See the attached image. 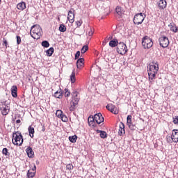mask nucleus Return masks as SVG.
<instances>
[{
	"label": "nucleus",
	"mask_w": 178,
	"mask_h": 178,
	"mask_svg": "<svg viewBox=\"0 0 178 178\" xmlns=\"http://www.w3.org/2000/svg\"><path fill=\"white\" fill-rule=\"evenodd\" d=\"M159 70V64L158 62H152L147 67V73L149 76V80H154L156 77L158 71Z\"/></svg>",
	"instance_id": "obj_1"
},
{
	"label": "nucleus",
	"mask_w": 178,
	"mask_h": 178,
	"mask_svg": "<svg viewBox=\"0 0 178 178\" xmlns=\"http://www.w3.org/2000/svg\"><path fill=\"white\" fill-rule=\"evenodd\" d=\"M13 138H14V140L13 139V144H14V145H19V147L23 145L24 139L20 131L13 132Z\"/></svg>",
	"instance_id": "obj_2"
},
{
	"label": "nucleus",
	"mask_w": 178,
	"mask_h": 178,
	"mask_svg": "<svg viewBox=\"0 0 178 178\" xmlns=\"http://www.w3.org/2000/svg\"><path fill=\"white\" fill-rule=\"evenodd\" d=\"M142 45L145 49H149V48H152V45H154V42H152V39L149 38V37L146 35L142 39Z\"/></svg>",
	"instance_id": "obj_3"
},
{
	"label": "nucleus",
	"mask_w": 178,
	"mask_h": 178,
	"mask_svg": "<svg viewBox=\"0 0 178 178\" xmlns=\"http://www.w3.org/2000/svg\"><path fill=\"white\" fill-rule=\"evenodd\" d=\"M145 14L144 13H140L135 15L133 22L134 24H143V22H144V19H145Z\"/></svg>",
	"instance_id": "obj_4"
},
{
	"label": "nucleus",
	"mask_w": 178,
	"mask_h": 178,
	"mask_svg": "<svg viewBox=\"0 0 178 178\" xmlns=\"http://www.w3.org/2000/svg\"><path fill=\"white\" fill-rule=\"evenodd\" d=\"M117 52L120 54V55H125V54H127V46L124 42H120L118 43V45L117 46Z\"/></svg>",
	"instance_id": "obj_5"
},
{
	"label": "nucleus",
	"mask_w": 178,
	"mask_h": 178,
	"mask_svg": "<svg viewBox=\"0 0 178 178\" xmlns=\"http://www.w3.org/2000/svg\"><path fill=\"white\" fill-rule=\"evenodd\" d=\"M0 111L3 116H6L9 113V106L6 104V101H1L0 104Z\"/></svg>",
	"instance_id": "obj_6"
},
{
	"label": "nucleus",
	"mask_w": 178,
	"mask_h": 178,
	"mask_svg": "<svg viewBox=\"0 0 178 178\" xmlns=\"http://www.w3.org/2000/svg\"><path fill=\"white\" fill-rule=\"evenodd\" d=\"M159 42L160 47H162V48H168V47H169V38L166 36L159 38Z\"/></svg>",
	"instance_id": "obj_7"
},
{
	"label": "nucleus",
	"mask_w": 178,
	"mask_h": 178,
	"mask_svg": "<svg viewBox=\"0 0 178 178\" xmlns=\"http://www.w3.org/2000/svg\"><path fill=\"white\" fill-rule=\"evenodd\" d=\"M31 31L33 33V34H36V35H41V31H42V29H41V26L40 25H33L31 27Z\"/></svg>",
	"instance_id": "obj_8"
},
{
	"label": "nucleus",
	"mask_w": 178,
	"mask_h": 178,
	"mask_svg": "<svg viewBox=\"0 0 178 178\" xmlns=\"http://www.w3.org/2000/svg\"><path fill=\"white\" fill-rule=\"evenodd\" d=\"M107 110H108L111 113L114 115H118L119 113V111H118V108L115 106L113 104H108L106 106Z\"/></svg>",
	"instance_id": "obj_9"
},
{
	"label": "nucleus",
	"mask_w": 178,
	"mask_h": 178,
	"mask_svg": "<svg viewBox=\"0 0 178 178\" xmlns=\"http://www.w3.org/2000/svg\"><path fill=\"white\" fill-rule=\"evenodd\" d=\"M94 119L95 122H96L97 124H101V123H104V116H102V113H96L94 115Z\"/></svg>",
	"instance_id": "obj_10"
},
{
	"label": "nucleus",
	"mask_w": 178,
	"mask_h": 178,
	"mask_svg": "<svg viewBox=\"0 0 178 178\" xmlns=\"http://www.w3.org/2000/svg\"><path fill=\"white\" fill-rule=\"evenodd\" d=\"M67 20L70 23H74V9L72 8L68 12Z\"/></svg>",
	"instance_id": "obj_11"
},
{
	"label": "nucleus",
	"mask_w": 178,
	"mask_h": 178,
	"mask_svg": "<svg viewBox=\"0 0 178 178\" xmlns=\"http://www.w3.org/2000/svg\"><path fill=\"white\" fill-rule=\"evenodd\" d=\"M76 67L79 70L84 67V58H79L76 60Z\"/></svg>",
	"instance_id": "obj_12"
},
{
	"label": "nucleus",
	"mask_w": 178,
	"mask_h": 178,
	"mask_svg": "<svg viewBox=\"0 0 178 178\" xmlns=\"http://www.w3.org/2000/svg\"><path fill=\"white\" fill-rule=\"evenodd\" d=\"M126 133V131L124 130V124L123 122H120L119 124V130H118V134L120 136H123Z\"/></svg>",
	"instance_id": "obj_13"
},
{
	"label": "nucleus",
	"mask_w": 178,
	"mask_h": 178,
	"mask_svg": "<svg viewBox=\"0 0 178 178\" xmlns=\"http://www.w3.org/2000/svg\"><path fill=\"white\" fill-rule=\"evenodd\" d=\"M72 100L73 102H76L79 104V102L80 101V98L77 97V95H79V92L77 91H74L72 92Z\"/></svg>",
	"instance_id": "obj_14"
},
{
	"label": "nucleus",
	"mask_w": 178,
	"mask_h": 178,
	"mask_svg": "<svg viewBox=\"0 0 178 178\" xmlns=\"http://www.w3.org/2000/svg\"><path fill=\"white\" fill-rule=\"evenodd\" d=\"M172 136L173 143H178V129H173Z\"/></svg>",
	"instance_id": "obj_15"
},
{
	"label": "nucleus",
	"mask_w": 178,
	"mask_h": 178,
	"mask_svg": "<svg viewBox=\"0 0 178 178\" xmlns=\"http://www.w3.org/2000/svg\"><path fill=\"white\" fill-rule=\"evenodd\" d=\"M167 5H168V3L166 2V0H159L158 3V6L160 9L166 8Z\"/></svg>",
	"instance_id": "obj_16"
},
{
	"label": "nucleus",
	"mask_w": 178,
	"mask_h": 178,
	"mask_svg": "<svg viewBox=\"0 0 178 178\" xmlns=\"http://www.w3.org/2000/svg\"><path fill=\"white\" fill-rule=\"evenodd\" d=\"M11 95L13 98H17V86H13L11 88Z\"/></svg>",
	"instance_id": "obj_17"
},
{
	"label": "nucleus",
	"mask_w": 178,
	"mask_h": 178,
	"mask_svg": "<svg viewBox=\"0 0 178 178\" xmlns=\"http://www.w3.org/2000/svg\"><path fill=\"white\" fill-rule=\"evenodd\" d=\"M26 154L29 158H34V151L31 147H28L26 148Z\"/></svg>",
	"instance_id": "obj_18"
},
{
	"label": "nucleus",
	"mask_w": 178,
	"mask_h": 178,
	"mask_svg": "<svg viewBox=\"0 0 178 178\" xmlns=\"http://www.w3.org/2000/svg\"><path fill=\"white\" fill-rule=\"evenodd\" d=\"M54 97H55V98H58L60 99V98L63 97V91L62 90V89L60 88L56 92H55Z\"/></svg>",
	"instance_id": "obj_19"
},
{
	"label": "nucleus",
	"mask_w": 178,
	"mask_h": 178,
	"mask_svg": "<svg viewBox=\"0 0 178 178\" xmlns=\"http://www.w3.org/2000/svg\"><path fill=\"white\" fill-rule=\"evenodd\" d=\"M88 122L89 126H91V124L93 127H95V126H97V124H95V119H94V116L92 115L88 117Z\"/></svg>",
	"instance_id": "obj_20"
},
{
	"label": "nucleus",
	"mask_w": 178,
	"mask_h": 178,
	"mask_svg": "<svg viewBox=\"0 0 178 178\" xmlns=\"http://www.w3.org/2000/svg\"><path fill=\"white\" fill-rule=\"evenodd\" d=\"M118 45H119L118 39H113L109 42V47H111V48H115V47H118Z\"/></svg>",
	"instance_id": "obj_21"
},
{
	"label": "nucleus",
	"mask_w": 178,
	"mask_h": 178,
	"mask_svg": "<svg viewBox=\"0 0 178 178\" xmlns=\"http://www.w3.org/2000/svg\"><path fill=\"white\" fill-rule=\"evenodd\" d=\"M28 131L29 133V136L31 138H34V133H35V131L34 130V127L33 126H29L28 128Z\"/></svg>",
	"instance_id": "obj_22"
},
{
	"label": "nucleus",
	"mask_w": 178,
	"mask_h": 178,
	"mask_svg": "<svg viewBox=\"0 0 178 178\" xmlns=\"http://www.w3.org/2000/svg\"><path fill=\"white\" fill-rule=\"evenodd\" d=\"M70 81L72 84L76 83V70L74 69L70 75Z\"/></svg>",
	"instance_id": "obj_23"
},
{
	"label": "nucleus",
	"mask_w": 178,
	"mask_h": 178,
	"mask_svg": "<svg viewBox=\"0 0 178 178\" xmlns=\"http://www.w3.org/2000/svg\"><path fill=\"white\" fill-rule=\"evenodd\" d=\"M2 154L3 156H6V158H7V159L10 158V153L9 152V150L8 149V148L4 147L2 149Z\"/></svg>",
	"instance_id": "obj_24"
},
{
	"label": "nucleus",
	"mask_w": 178,
	"mask_h": 178,
	"mask_svg": "<svg viewBox=\"0 0 178 178\" xmlns=\"http://www.w3.org/2000/svg\"><path fill=\"white\" fill-rule=\"evenodd\" d=\"M17 8L19 10H24V9L26 8V3L22 1L21 3H19L17 5Z\"/></svg>",
	"instance_id": "obj_25"
},
{
	"label": "nucleus",
	"mask_w": 178,
	"mask_h": 178,
	"mask_svg": "<svg viewBox=\"0 0 178 178\" xmlns=\"http://www.w3.org/2000/svg\"><path fill=\"white\" fill-rule=\"evenodd\" d=\"M54 51L55 50L54 49V47H50L49 49L46 51L47 56H52V55H54Z\"/></svg>",
	"instance_id": "obj_26"
},
{
	"label": "nucleus",
	"mask_w": 178,
	"mask_h": 178,
	"mask_svg": "<svg viewBox=\"0 0 178 178\" xmlns=\"http://www.w3.org/2000/svg\"><path fill=\"white\" fill-rule=\"evenodd\" d=\"M68 138H69V140L70 141V143H72L73 144H74V143H76V141H77V136H76V135L69 136Z\"/></svg>",
	"instance_id": "obj_27"
},
{
	"label": "nucleus",
	"mask_w": 178,
	"mask_h": 178,
	"mask_svg": "<svg viewBox=\"0 0 178 178\" xmlns=\"http://www.w3.org/2000/svg\"><path fill=\"white\" fill-rule=\"evenodd\" d=\"M41 45L44 48H49V42H48V40H43L41 43Z\"/></svg>",
	"instance_id": "obj_28"
},
{
	"label": "nucleus",
	"mask_w": 178,
	"mask_h": 178,
	"mask_svg": "<svg viewBox=\"0 0 178 178\" xmlns=\"http://www.w3.org/2000/svg\"><path fill=\"white\" fill-rule=\"evenodd\" d=\"M115 12L119 16H122V7L120 6H117L115 8Z\"/></svg>",
	"instance_id": "obj_29"
},
{
	"label": "nucleus",
	"mask_w": 178,
	"mask_h": 178,
	"mask_svg": "<svg viewBox=\"0 0 178 178\" xmlns=\"http://www.w3.org/2000/svg\"><path fill=\"white\" fill-rule=\"evenodd\" d=\"M58 30L60 33H65V31H66V26L65 24H62L60 25Z\"/></svg>",
	"instance_id": "obj_30"
},
{
	"label": "nucleus",
	"mask_w": 178,
	"mask_h": 178,
	"mask_svg": "<svg viewBox=\"0 0 178 178\" xmlns=\"http://www.w3.org/2000/svg\"><path fill=\"white\" fill-rule=\"evenodd\" d=\"M166 140L168 144H172V143H173V136L172 135L171 136L168 135L166 136Z\"/></svg>",
	"instance_id": "obj_31"
},
{
	"label": "nucleus",
	"mask_w": 178,
	"mask_h": 178,
	"mask_svg": "<svg viewBox=\"0 0 178 178\" xmlns=\"http://www.w3.org/2000/svg\"><path fill=\"white\" fill-rule=\"evenodd\" d=\"M35 176V172H31V170H28L27 172V177L28 178H33Z\"/></svg>",
	"instance_id": "obj_32"
},
{
	"label": "nucleus",
	"mask_w": 178,
	"mask_h": 178,
	"mask_svg": "<svg viewBox=\"0 0 178 178\" xmlns=\"http://www.w3.org/2000/svg\"><path fill=\"white\" fill-rule=\"evenodd\" d=\"M63 115V111H62V110L56 111V116H57V118H61Z\"/></svg>",
	"instance_id": "obj_33"
},
{
	"label": "nucleus",
	"mask_w": 178,
	"mask_h": 178,
	"mask_svg": "<svg viewBox=\"0 0 178 178\" xmlns=\"http://www.w3.org/2000/svg\"><path fill=\"white\" fill-rule=\"evenodd\" d=\"M88 51V45H84L81 49V54H86V51Z\"/></svg>",
	"instance_id": "obj_34"
},
{
	"label": "nucleus",
	"mask_w": 178,
	"mask_h": 178,
	"mask_svg": "<svg viewBox=\"0 0 178 178\" xmlns=\"http://www.w3.org/2000/svg\"><path fill=\"white\" fill-rule=\"evenodd\" d=\"M131 115H129L127 117V125L129 126V124H131Z\"/></svg>",
	"instance_id": "obj_35"
},
{
	"label": "nucleus",
	"mask_w": 178,
	"mask_h": 178,
	"mask_svg": "<svg viewBox=\"0 0 178 178\" xmlns=\"http://www.w3.org/2000/svg\"><path fill=\"white\" fill-rule=\"evenodd\" d=\"M60 119H61L62 122H65L69 120V119L67 118V116H66V115L65 114H63Z\"/></svg>",
	"instance_id": "obj_36"
},
{
	"label": "nucleus",
	"mask_w": 178,
	"mask_h": 178,
	"mask_svg": "<svg viewBox=\"0 0 178 178\" xmlns=\"http://www.w3.org/2000/svg\"><path fill=\"white\" fill-rule=\"evenodd\" d=\"M100 137H101V138H106V137H108V134H106V132L105 131H103L100 134Z\"/></svg>",
	"instance_id": "obj_37"
},
{
	"label": "nucleus",
	"mask_w": 178,
	"mask_h": 178,
	"mask_svg": "<svg viewBox=\"0 0 178 178\" xmlns=\"http://www.w3.org/2000/svg\"><path fill=\"white\" fill-rule=\"evenodd\" d=\"M73 168H74V166H73V164H72V163L67 164L66 165V169L67 170H73Z\"/></svg>",
	"instance_id": "obj_38"
},
{
	"label": "nucleus",
	"mask_w": 178,
	"mask_h": 178,
	"mask_svg": "<svg viewBox=\"0 0 178 178\" xmlns=\"http://www.w3.org/2000/svg\"><path fill=\"white\" fill-rule=\"evenodd\" d=\"M128 127H129V129H130V130H132V131H134V130H136V125H134V124H129V125H128Z\"/></svg>",
	"instance_id": "obj_39"
},
{
	"label": "nucleus",
	"mask_w": 178,
	"mask_h": 178,
	"mask_svg": "<svg viewBox=\"0 0 178 178\" xmlns=\"http://www.w3.org/2000/svg\"><path fill=\"white\" fill-rule=\"evenodd\" d=\"M16 38L17 45H20V44L22 43V38H20V36L19 35H17Z\"/></svg>",
	"instance_id": "obj_40"
},
{
	"label": "nucleus",
	"mask_w": 178,
	"mask_h": 178,
	"mask_svg": "<svg viewBox=\"0 0 178 178\" xmlns=\"http://www.w3.org/2000/svg\"><path fill=\"white\" fill-rule=\"evenodd\" d=\"M64 91H65V97H70V91H69V89H67V88H65V90H64Z\"/></svg>",
	"instance_id": "obj_41"
},
{
	"label": "nucleus",
	"mask_w": 178,
	"mask_h": 178,
	"mask_svg": "<svg viewBox=\"0 0 178 178\" xmlns=\"http://www.w3.org/2000/svg\"><path fill=\"white\" fill-rule=\"evenodd\" d=\"M171 31H173V33H177L178 31V28L175 25L172 28L170 29Z\"/></svg>",
	"instance_id": "obj_42"
},
{
	"label": "nucleus",
	"mask_w": 178,
	"mask_h": 178,
	"mask_svg": "<svg viewBox=\"0 0 178 178\" xmlns=\"http://www.w3.org/2000/svg\"><path fill=\"white\" fill-rule=\"evenodd\" d=\"M3 45H4L6 48L9 47V44H8V40H6L5 38L3 39Z\"/></svg>",
	"instance_id": "obj_43"
},
{
	"label": "nucleus",
	"mask_w": 178,
	"mask_h": 178,
	"mask_svg": "<svg viewBox=\"0 0 178 178\" xmlns=\"http://www.w3.org/2000/svg\"><path fill=\"white\" fill-rule=\"evenodd\" d=\"M70 105L73 106L74 108H77V105H79V103H76L75 102L71 101Z\"/></svg>",
	"instance_id": "obj_44"
},
{
	"label": "nucleus",
	"mask_w": 178,
	"mask_h": 178,
	"mask_svg": "<svg viewBox=\"0 0 178 178\" xmlns=\"http://www.w3.org/2000/svg\"><path fill=\"white\" fill-rule=\"evenodd\" d=\"M79 58H80V51H77L76 53L75 54V57H74L75 60L79 59Z\"/></svg>",
	"instance_id": "obj_45"
},
{
	"label": "nucleus",
	"mask_w": 178,
	"mask_h": 178,
	"mask_svg": "<svg viewBox=\"0 0 178 178\" xmlns=\"http://www.w3.org/2000/svg\"><path fill=\"white\" fill-rule=\"evenodd\" d=\"M172 122H173L174 124H178V116L174 117Z\"/></svg>",
	"instance_id": "obj_46"
},
{
	"label": "nucleus",
	"mask_w": 178,
	"mask_h": 178,
	"mask_svg": "<svg viewBox=\"0 0 178 178\" xmlns=\"http://www.w3.org/2000/svg\"><path fill=\"white\" fill-rule=\"evenodd\" d=\"M76 24L77 27H80V26H81V24H83V21H81V20L76 21Z\"/></svg>",
	"instance_id": "obj_47"
},
{
	"label": "nucleus",
	"mask_w": 178,
	"mask_h": 178,
	"mask_svg": "<svg viewBox=\"0 0 178 178\" xmlns=\"http://www.w3.org/2000/svg\"><path fill=\"white\" fill-rule=\"evenodd\" d=\"M109 41V39H104V40L102 42L103 47H105V44H107V42Z\"/></svg>",
	"instance_id": "obj_48"
},
{
	"label": "nucleus",
	"mask_w": 178,
	"mask_h": 178,
	"mask_svg": "<svg viewBox=\"0 0 178 178\" xmlns=\"http://www.w3.org/2000/svg\"><path fill=\"white\" fill-rule=\"evenodd\" d=\"M70 111L71 112H74V111H76V107H73V106H70Z\"/></svg>",
	"instance_id": "obj_49"
},
{
	"label": "nucleus",
	"mask_w": 178,
	"mask_h": 178,
	"mask_svg": "<svg viewBox=\"0 0 178 178\" xmlns=\"http://www.w3.org/2000/svg\"><path fill=\"white\" fill-rule=\"evenodd\" d=\"M175 25H176V24L172 22V23H170V24L168 25V26L170 27V29L171 28H172V27H173L174 26H175Z\"/></svg>",
	"instance_id": "obj_50"
},
{
	"label": "nucleus",
	"mask_w": 178,
	"mask_h": 178,
	"mask_svg": "<svg viewBox=\"0 0 178 178\" xmlns=\"http://www.w3.org/2000/svg\"><path fill=\"white\" fill-rule=\"evenodd\" d=\"M94 34V32H92V30L90 29V31L88 32L89 37H91Z\"/></svg>",
	"instance_id": "obj_51"
},
{
	"label": "nucleus",
	"mask_w": 178,
	"mask_h": 178,
	"mask_svg": "<svg viewBox=\"0 0 178 178\" xmlns=\"http://www.w3.org/2000/svg\"><path fill=\"white\" fill-rule=\"evenodd\" d=\"M33 172H35V170H37V167L35 165L33 166V168H32Z\"/></svg>",
	"instance_id": "obj_52"
},
{
	"label": "nucleus",
	"mask_w": 178,
	"mask_h": 178,
	"mask_svg": "<svg viewBox=\"0 0 178 178\" xmlns=\"http://www.w3.org/2000/svg\"><path fill=\"white\" fill-rule=\"evenodd\" d=\"M16 123L17 124H19V123H22V121L19 119V120H16Z\"/></svg>",
	"instance_id": "obj_53"
},
{
	"label": "nucleus",
	"mask_w": 178,
	"mask_h": 178,
	"mask_svg": "<svg viewBox=\"0 0 178 178\" xmlns=\"http://www.w3.org/2000/svg\"><path fill=\"white\" fill-rule=\"evenodd\" d=\"M106 40H108V41H109V40H113V36H110V37H108V38H106Z\"/></svg>",
	"instance_id": "obj_54"
},
{
	"label": "nucleus",
	"mask_w": 178,
	"mask_h": 178,
	"mask_svg": "<svg viewBox=\"0 0 178 178\" xmlns=\"http://www.w3.org/2000/svg\"><path fill=\"white\" fill-rule=\"evenodd\" d=\"M103 131H101V130H99V129H97V133H100V134H101V133Z\"/></svg>",
	"instance_id": "obj_55"
},
{
	"label": "nucleus",
	"mask_w": 178,
	"mask_h": 178,
	"mask_svg": "<svg viewBox=\"0 0 178 178\" xmlns=\"http://www.w3.org/2000/svg\"><path fill=\"white\" fill-rule=\"evenodd\" d=\"M112 58H115V55H113V57Z\"/></svg>",
	"instance_id": "obj_56"
},
{
	"label": "nucleus",
	"mask_w": 178,
	"mask_h": 178,
	"mask_svg": "<svg viewBox=\"0 0 178 178\" xmlns=\"http://www.w3.org/2000/svg\"><path fill=\"white\" fill-rule=\"evenodd\" d=\"M31 36L33 37V34L31 33Z\"/></svg>",
	"instance_id": "obj_57"
},
{
	"label": "nucleus",
	"mask_w": 178,
	"mask_h": 178,
	"mask_svg": "<svg viewBox=\"0 0 178 178\" xmlns=\"http://www.w3.org/2000/svg\"><path fill=\"white\" fill-rule=\"evenodd\" d=\"M2 1V0H0V2H1Z\"/></svg>",
	"instance_id": "obj_58"
}]
</instances>
